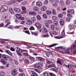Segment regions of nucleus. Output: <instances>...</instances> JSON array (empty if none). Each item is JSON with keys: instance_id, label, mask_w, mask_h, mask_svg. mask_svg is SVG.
<instances>
[{"instance_id": "6e6552de", "label": "nucleus", "mask_w": 76, "mask_h": 76, "mask_svg": "<svg viewBox=\"0 0 76 76\" xmlns=\"http://www.w3.org/2000/svg\"><path fill=\"white\" fill-rule=\"evenodd\" d=\"M42 31L43 33L44 34H47V32H48V31H47V29L45 28L44 27L42 29Z\"/></svg>"}, {"instance_id": "338daca9", "label": "nucleus", "mask_w": 76, "mask_h": 76, "mask_svg": "<svg viewBox=\"0 0 76 76\" xmlns=\"http://www.w3.org/2000/svg\"><path fill=\"white\" fill-rule=\"evenodd\" d=\"M29 59H30V60H32V61H34V58H33V57H30L29 58Z\"/></svg>"}, {"instance_id": "6ab92c4d", "label": "nucleus", "mask_w": 76, "mask_h": 76, "mask_svg": "<svg viewBox=\"0 0 76 76\" xmlns=\"http://www.w3.org/2000/svg\"><path fill=\"white\" fill-rule=\"evenodd\" d=\"M27 52V53H28V50H22L21 49H20L19 52L20 53H22L23 52Z\"/></svg>"}, {"instance_id": "7c9ffc66", "label": "nucleus", "mask_w": 76, "mask_h": 76, "mask_svg": "<svg viewBox=\"0 0 76 76\" xmlns=\"http://www.w3.org/2000/svg\"><path fill=\"white\" fill-rule=\"evenodd\" d=\"M61 35L62 36H64V35H65V32H64V30H63L62 31L61 34Z\"/></svg>"}, {"instance_id": "49530a36", "label": "nucleus", "mask_w": 76, "mask_h": 76, "mask_svg": "<svg viewBox=\"0 0 76 76\" xmlns=\"http://www.w3.org/2000/svg\"><path fill=\"white\" fill-rule=\"evenodd\" d=\"M50 70H52V71H54V72H57V70L56 69H55V68H52L50 69Z\"/></svg>"}, {"instance_id": "7ed1b4c3", "label": "nucleus", "mask_w": 76, "mask_h": 76, "mask_svg": "<svg viewBox=\"0 0 76 76\" xmlns=\"http://www.w3.org/2000/svg\"><path fill=\"white\" fill-rule=\"evenodd\" d=\"M28 14L29 15H32V16H36L37 15V12L34 11L32 12L31 11H30L28 12Z\"/></svg>"}, {"instance_id": "1a4fd4ad", "label": "nucleus", "mask_w": 76, "mask_h": 76, "mask_svg": "<svg viewBox=\"0 0 76 76\" xmlns=\"http://www.w3.org/2000/svg\"><path fill=\"white\" fill-rule=\"evenodd\" d=\"M41 10L42 11H45L47 10V7L44 6H42L41 8Z\"/></svg>"}, {"instance_id": "ddd939ff", "label": "nucleus", "mask_w": 76, "mask_h": 76, "mask_svg": "<svg viewBox=\"0 0 76 76\" xmlns=\"http://www.w3.org/2000/svg\"><path fill=\"white\" fill-rule=\"evenodd\" d=\"M14 10L15 12H20V10L17 8H15L14 9Z\"/></svg>"}, {"instance_id": "4468645a", "label": "nucleus", "mask_w": 76, "mask_h": 76, "mask_svg": "<svg viewBox=\"0 0 76 76\" xmlns=\"http://www.w3.org/2000/svg\"><path fill=\"white\" fill-rule=\"evenodd\" d=\"M16 16L18 19H20V17H22V15L20 14H16Z\"/></svg>"}, {"instance_id": "c9c22d12", "label": "nucleus", "mask_w": 76, "mask_h": 76, "mask_svg": "<svg viewBox=\"0 0 76 76\" xmlns=\"http://www.w3.org/2000/svg\"><path fill=\"white\" fill-rule=\"evenodd\" d=\"M70 13L71 14H74L75 13V11L73 9L70 10Z\"/></svg>"}, {"instance_id": "dca6fc26", "label": "nucleus", "mask_w": 76, "mask_h": 76, "mask_svg": "<svg viewBox=\"0 0 76 76\" xmlns=\"http://www.w3.org/2000/svg\"><path fill=\"white\" fill-rule=\"evenodd\" d=\"M53 24L55 26H57L58 25V21H57L55 20L53 22Z\"/></svg>"}, {"instance_id": "473e14b6", "label": "nucleus", "mask_w": 76, "mask_h": 76, "mask_svg": "<svg viewBox=\"0 0 76 76\" xmlns=\"http://www.w3.org/2000/svg\"><path fill=\"white\" fill-rule=\"evenodd\" d=\"M46 62H47V63L48 64H51L52 63V62L48 60H46Z\"/></svg>"}, {"instance_id": "39448f33", "label": "nucleus", "mask_w": 76, "mask_h": 76, "mask_svg": "<svg viewBox=\"0 0 76 76\" xmlns=\"http://www.w3.org/2000/svg\"><path fill=\"white\" fill-rule=\"evenodd\" d=\"M35 26L38 29H40V28H41V24L38 23H37L35 24Z\"/></svg>"}, {"instance_id": "13d9d810", "label": "nucleus", "mask_w": 76, "mask_h": 76, "mask_svg": "<svg viewBox=\"0 0 76 76\" xmlns=\"http://www.w3.org/2000/svg\"><path fill=\"white\" fill-rule=\"evenodd\" d=\"M19 76H25V74L23 73H20L19 74Z\"/></svg>"}, {"instance_id": "09e8293b", "label": "nucleus", "mask_w": 76, "mask_h": 76, "mask_svg": "<svg viewBox=\"0 0 76 76\" xmlns=\"http://www.w3.org/2000/svg\"><path fill=\"white\" fill-rule=\"evenodd\" d=\"M66 20L67 22H70V20H71V19L70 18H66Z\"/></svg>"}, {"instance_id": "f8f14e48", "label": "nucleus", "mask_w": 76, "mask_h": 76, "mask_svg": "<svg viewBox=\"0 0 76 76\" xmlns=\"http://www.w3.org/2000/svg\"><path fill=\"white\" fill-rule=\"evenodd\" d=\"M5 52L10 56L12 55V53H11L10 51L9 50H6L5 51Z\"/></svg>"}, {"instance_id": "2eb2a0df", "label": "nucleus", "mask_w": 76, "mask_h": 76, "mask_svg": "<svg viewBox=\"0 0 76 76\" xmlns=\"http://www.w3.org/2000/svg\"><path fill=\"white\" fill-rule=\"evenodd\" d=\"M59 23L61 25H63L64 23V20H60L59 21Z\"/></svg>"}, {"instance_id": "3c124183", "label": "nucleus", "mask_w": 76, "mask_h": 76, "mask_svg": "<svg viewBox=\"0 0 76 76\" xmlns=\"http://www.w3.org/2000/svg\"><path fill=\"white\" fill-rule=\"evenodd\" d=\"M10 50L11 51H15V49L14 48H12V47H11L10 48Z\"/></svg>"}, {"instance_id": "72a5a7b5", "label": "nucleus", "mask_w": 76, "mask_h": 76, "mask_svg": "<svg viewBox=\"0 0 76 76\" xmlns=\"http://www.w3.org/2000/svg\"><path fill=\"white\" fill-rule=\"evenodd\" d=\"M57 63L58 64H60V65H61V66H62L63 65V64H62V63L60 62V61L59 60H58L57 61Z\"/></svg>"}, {"instance_id": "680f3d73", "label": "nucleus", "mask_w": 76, "mask_h": 76, "mask_svg": "<svg viewBox=\"0 0 76 76\" xmlns=\"http://www.w3.org/2000/svg\"><path fill=\"white\" fill-rule=\"evenodd\" d=\"M7 5H12V1L9 2L7 3Z\"/></svg>"}, {"instance_id": "58836bf2", "label": "nucleus", "mask_w": 76, "mask_h": 76, "mask_svg": "<svg viewBox=\"0 0 76 76\" xmlns=\"http://www.w3.org/2000/svg\"><path fill=\"white\" fill-rule=\"evenodd\" d=\"M29 29L31 31L32 30H35V28H34V27H33V26H31L30 27Z\"/></svg>"}, {"instance_id": "6e6d98bb", "label": "nucleus", "mask_w": 76, "mask_h": 76, "mask_svg": "<svg viewBox=\"0 0 76 76\" xmlns=\"http://www.w3.org/2000/svg\"><path fill=\"white\" fill-rule=\"evenodd\" d=\"M17 52V53L19 55V56H22V55L21 53H20L18 50L16 51Z\"/></svg>"}, {"instance_id": "69168bd1", "label": "nucleus", "mask_w": 76, "mask_h": 76, "mask_svg": "<svg viewBox=\"0 0 76 76\" xmlns=\"http://www.w3.org/2000/svg\"><path fill=\"white\" fill-rule=\"evenodd\" d=\"M67 16H68V17H69L70 18H71V17H72V15L70 14H67Z\"/></svg>"}, {"instance_id": "f257e3e1", "label": "nucleus", "mask_w": 76, "mask_h": 76, "mask_svg": "<svg viewBox=\"0 0 76 76\" xmlns=\"http://www.w3.org/2000/svg\"><path fill=\"white\" fill-rule=\"evenodd\" d=\"M8 10V7L5 5H3L1 6V8L0 9V11L1 12H4L5 11Z\"/></svg>"}, {"instance_id": "4d7b16f0", "label": "nucleus", "mask_w": 76, "mask_h": 76, "mask_svg": "<svg viewBox=\"0 0 76 76\" xmlns=\"http://www.w3.org/2000/svg\"><path fill=\"white\" fill-rule=\"evenodd\" d=\"M21 73H22L23 72V70L22 69H19L18 70Z\"/></svg>"}, {"instance_id": "bf43d9fd", "label": "nucleus", "mask_w": 76, "mask_h": 76, "mask_svg": "<svg viewBox=\"0 0 76 76\" xmlns=\"http://www.w3.org/2000/svg\"><path fill=\"white\" fill-rule=\"evenodd\" d=\"M46 22L48 23H52V22L51 21V20H47L46 21Z\"/></svg>"}, {"instance_id": "2f4dec72", "label": "nucleus", "mask_w": 76, "mask_h": 76, "mask_svg": "<svg viewBox=\"0 0 76 76\" xmlns=\"http://www.w3.org/2000/svg\"><path fill=\"white\" fill-rule=\"evenodd\" d=\"M47 15H51V11H47L46 12Z\"/></svg>"}, {"instance_id": "a211bd4d", "label": "nucleus", "mask_w": 76, "mask_h": 76, "mask_svg": "<svg viewBox=\"0 0 76 76\" xmlns=\"http://www.w3.org/2000/svg\"><path fill=\"white\" fill-rule=\"evenodd\" d=\"M9 11L11 14H14V12L13 11V10L12 8H9Z\"/></svg>"}, {"instance_id": "b1692460", "label": "nucleus", "mask_w": 76, "mask_h": 76, "mask_svg": "<svg viewBox=\"0 0 76 76\" xmlns=\"http://www.w3.org/2000/svg\"><path fill=\"white\" fill-rule=\"evenodd\" d=\"M31 21H32L33 22H35L36 21V19H35V18L34 17H33L31 18Z\"/></svg>"}, {"instance_id": "4c0bfd02", "label": "nucleus", "mask_w": 76, "mask_h": 76, "mask_svg": "<svg viewBox=\"0 0 76 76\" xmlns=\"http://www.w3.org/2000/svg\"><path fill=\"white\" fill-rule=\"evenodd\" d=\"M52 34H53V35H57V33L55 31H53L52 32Z\"/></svg>"}, {"instance_id": "f03ea898", "label": "nucleus", "mask_w": 76, "mask_h": 76, "mask_svg": "<svg viewBox=\"0 0 76 76\" xmlns=\"http://www.w3.org/2000/svg\"><path fill=\"white\" fill-rule=\"evenodd\" d=\"M11 73L12 75L13 76H15L16 75L18 74V72H17V70L16 69H14L11 71Z\"/></svg>"}, {"instance_id": "603ef678", "label": "nucleus", "mask_w": 76, "mask_h": 76, "mask_svg": "<svg viewBox=\"0 0 76 76\" xmlns=\"http://www.w3.org/2000/svg\"><path fill=\"white\" fill-rule=\"evenodd\" d=\"M44 4H48V1L47 0H45L44 2Z\"/></svg>"}, {"instance_id": "5701e85b", "label": "nucleus", "mask_w": 76, "mask_h": 76, "mask_svg": "<svg viewBox=\"0 0 76 76\" xmlns=\"http://www.w3.org/2000/svg\"><path fill=\"white\" fill-rule=\"evenodd\" d=\"M52 13L54 15H56V11L55 9H53L52 10Z\"/></svg>"}, {"instance_id": "a18cd8bd", "label": "nucleus", "mask_w": 76, "mask_h": 76, "mask_svg": "<svg viewBox=\"0 0 76 76\" xmlns=\"http://www.w3.org/2000/svg\"><path fill=\"white\" fill-rule=\"evenodd\" d=\"M58 17L59 18H62V17H63V15L61 14H60L58 15Z\"/></svg>"}, {"instance_id": "393cba45", "label": "nucleus", "mask_w": 76, "mask_h": 76, "mask_svg": "<svg viewBox=\"0 0 76 76\" xmlns=\"http://www.w3.org/2000/svg\"><path fill=\"white\" fill-rule=\"evenodd\" d=\"M37 59L39 61H42L43 60H44V59L40 57H38L37 58Z\"/></svg>"}, {"instance_id": "0eeeda50", "label": "nucleus", "mask_w": 76, "mask_h": 76, "mask_svg": "<svg viewBox=\"0 0 76 76\" xmlns=\"http://www.w3.org/2000/svg\"><path fill=\"white\" fill-rule=\"evenodd\" d=\"M8 57L9 56L4 54L2 55V58H3L4 59L6 60H7V58H8Z\"/></svg>"}, {"instance_id": "aec40b11", "label": "nucleus", "mask_w": 76, "mask_h": 76, "mask_svg": "<svg viewBox=\"0 0 76 76\" xmlns=\"http://www.w3.org/2000/svg\"><path fill=\"white\" fill-rule=\"evenodd\" d=\"M48 68H51V67H55V65L53 64H50L48 66Z\"/></svg>"}, {"instance_id": "864d4df0", "label": "nucleus", "mask_w": 76, "mask_h": 76, "mask_svg": "<svg viewBox=\"0 0 76 76\" xmlns=\"http://www.w3.org/2000/svg\"><path fill=\"white\" fill-rule=\"evenodd\" d=\"M0 69H5V66H0Z\"/></svg>"}, {"instance_id": "c03bdc74", "label": "nucleus", "mask_w": 76, "mask_h": 76, "mask_svg": "<svg viewBox=\"0 0 76 76\" xmlns=\"http://www.w3.org/2000/svg\"><path fill=\"white\" fill-rule=\"evenodd\" d=\"M51 29L52 30H54V25H52L51 26Z\"/></svg>"}, {"instance_id": "423d86ee", "label": "nucleus", "mask_w": 76, "mask_h": 76, "mask_svg": "<svg viewBox=\"0 0 76 76\" xmlns=\"http://www.w3.org/2000/svg\"><path fill=\"white\" fill-rule=\"evenodd\" d=\"M42 5V4L41 2L37 1L36 3V5L38 7H41Z\"/></svg>"}, {"instance_id": "4be33fe9", "label": "nucleus", "mask_w": 76, "mask_h": 76, "mask_svg": "<svg viewBox=\"0 0 76 76\" xmlns=\"http://www.w3.org/2000/svg\"><path fill=\"white\" fill-rule=\"evenodd\" d=\"M43 74L44 76H49L48 73L47 72H43Z\"/></svg>"}, {"instance_id": "f3484780", "label": "nucleus", "mask_w": 76, "mask_h": 76, "mask_svg": "<svg viewBox=\"0 0 76 76\" xmlns=\"http://www.w3.org/2000/svg\"><path fill=\"white\" fill-rule=\"evenodd\" d=\"M33 10L35 12H37L39 10V8L37 7H35L33 8Z\"/></svg>"}, {"instance_id": "e433bc0d", "label": "nucleus", "mask_w": 76, "mask_h": 76, "mask_svg": "<svg viewBox=\"0 0 76 76\" xmlns=\"http://www.w3.org/2000/svg\"><path fill=\"white\" fill-rule=\"evenodd\" d=\"M37 19H38L39 20H41V17H40V16L37 15Z\"/></svg>"}, {"instance_id": "e2e57ef3", "label": "nucleus", "mask_w": 76, "mask_h": 76, "mask_svg": "<svg viewBox=\"0 0 76 76\" xmlns=\"http://www.w3.org/2000/svg\"><path fill=\"white\" fill-rule=\"evenodd\" d=\"M23 54L25 56H28V53H24Z\"/></svg>"}, {"instance_id": "37998d69", "label": "nucleus", "mask_w": 76, "mask_h": 76, "mask_svg": "<svg viewBox=\"0 0 76 76\" xmlns=\"http://www.w3.org/2000/svg\"><path fill=\"white\" fill-rule=\"evenodd\" d=\"M56 45H57V44H52V45H50L49 46L50 47H54V46H56Z\"/></svg>"}, {"instance_id": "f704fd0d", "label": "nucleus", "mask_w": 76, "mask_h": 76, "mask_svg": "<svg viewBox=\"0 0 76 76\" xmlns=\"http://www.w3.org/2000/svg\"><path fill=\"white\" fill-rule=\"evenodd\" d=\"M66 53H69L70 52V49L69 48H67L66 50Z\"/></svg>"}, {"instance_id": "9b49d317", "label": "nucleus", "mask_w": 76, "mask_h": 76, "mask_svg": "<svg viewBox=\"0 0 76 76\" xmlns=\"http://www.w3.org/2000/svg\"><path fill=\"white\" fill-rule=\"evenodd\" d=\"M26 24L27 25H32V21L30 20H28L26 22Z\"/></svg>"}, {"instance_id": "052dcab7", "label": "nucleus", "mask_w": 76, "mask_h": 76, "mask_svg": "<svg viewBox=\"0 0 76 76\" xmlns=\"http://www.w3.org/2000/svg\"><path fill=\"white\" fill-rule=\"evenodd\" d=\"M43 16L44 18L45 19H46L47 18V15L45 14H44L43 15Z\"/></svg>"}, {"instance_id": "c756f323", "label": "nucleus", "mask_w": 76, "mask_h": 76, "mask_svg": "<svg viewBox=\"0 0 76 76\" xmlns=\"http://www.w3.org/2000/svg\"><path fill=\"white\" fill-rule=\"evenodd\" d=\"M31 73L33 74L35 76H38V75L34 71H32Z\"/></svg>"}, {"instance_id": "5fc2aeb1", "label": "nucleus", "mask_w": 76, "mask_h": 76, "mask_svg": "<svg viewBox=\"0 0 76 76\" xmlns=\"http://www.w3.org/2000/svg\"><path fill=\"white\" fill-rule=\"evenodd\" d=\"M14 27L12 26H10L7 27V28L9 29H12V28H13Z\"/></svg>"}, {"instance_id": "c85d7f7f", "label": "nucleus", "mask_w": 76, "mask_h": 76, "mask_svg": "<svg viewBox=\"0 0 76 76\" xmlns=\"http://www.w3.org/2000/svg\"><path fill=\"white\" fill-rule=\"evenodd\" d=\"M5 74L4 72H3L1 71L0 72V75L1 76H3Z\"/></svg>"}, {"instance_id": "cd10ccee", "label": "nucleus", "mask_w": 76, "mask_h": 76, "mask_svg": "<svg viewBox=\"0 0 76 76\" xmlns=\"http://www.w3.org/2000/svg\"><path fill=\"white\" fill-rule=\"evenodd\" d=\"M1 60L2 61H1V62L3 63V64H6V61L4 60H3L2 59H1Z\"/></svg>"}, {"instance_id": "20e7f679", "label": "nucleus", "mask_w": 76, "mask_h": 76, "mask_svg": "<svg viewBox=\"0 0 76 76\" xmlns=\"http://www.w3.org/2000/svg\"><path fill=\"white\" fill-rule=\"evenodd\" d=\"M5 22L6 23H7V24L4 26V27H5L6 28L8 25H9L11 23L10 22V20H5Z\"/></svg>"}, {"instance_id": "8fccbe9b", "label": "nucleus", "mask_w": 76, "mask_h": 76, "mask_svg": "<svg viewBox=\"0 0 76 76\" xmlns=\"http://www.w3.org/2000/svg\"><path fill=\"white\" fill-rule=\"evenodd\" d=\"M34 70L35 71V72H37V73H41V72L39 70L37 69H35Z\"/></svg>"}, {"instance_id": "bb28decb", "label": "nucleus", "mask_w": 76, "mask_h": 76, "mask_svg": "<svg viewBox=\"0 0 76 76\" xmlns=\"http://www.w3.org/2000/svg\"><path fill=\"white\" fill-rule=\"evenodd\" d=\"M52 19L53 20H57V19H58V18H57V17L56 16H53L52 17Z\"/></svg>"}, {"instance_id": "0e129e2a", "label": "nucleus", "mask_w": 76, "mask_h": 76, "mask_svg": "<svg viewBox=\"0 0 76 76\" xmlns=\"http://www.w3.org/2000/svg\"><path fill=\"white\" fill-rule=\"evenodd\" d=\"M52 5L54 7H57L58 4H52Z\"/></svg>"}, {"instance_id": "a878e982", "label": "nucleus", "mask_w": 76, "mask_h": 76, "mask_svg": "<svg viewBox=\"0 0 76 76\" xmlns=\"http://www.w3.org/2000/svg\"><path fill=\"white\" fill-rule=\"evenodd\" d=\"M63 38V36H56L55 37L56 39H61V38Z\"/></svg>"}, {"instance_id": "9d476101", "label": "nucleus", "mask_w": 76, "mask_h": 76, "mask_svg": "<svg viewBox=\"0 0 76 76\" xmlns=\"http://www.w3.org/2000/svg\"><path fill=\"white\" fill-rule=\"evenodd\" d=\"M76 48V44L75 43L73 45H72L70 48V50H73V49H75V48Z\"/></svg>"}, {"instance_id": "ea45409f", "label": "nucleus", "mask_w": 76, "mask_h": 76, "mask_svg": "<svg viewBox=\"0 0 76 76\" xmlns=\"http://www.w3.org/2000/svg\"><path fill=\"white\" fill-rule=\"evenodd\" d=\"M31 34H32V35H35L36 36H37V35H38L37 32H32Z\"/></svg>"}, {"instance_id": "79ce46f5", "label": "nucleus", "mask_w": 76, "mask_h": 76, "mask_svg": "<svg viewBox=\"0 0 76 76\" xmlns=\"http://www.w3.org/2000/svg\"><path fill=\"white\" fill-rule=\"evenodd\" d=\"M25 62L26 63V64H29V60L28 59H25Z\"/></svg>"}, {"instance_id": "412c9836", "label": "nucleus", "mask_w": 76, "mask_h": 76, "mask_svg": "<svg viewBox=\"0 0 76 76\" xmlns=\"http://www.w3.org/2000/svg\"><path fill=\"white\" fill-rule=\"evenodd\" d=\"M69 29H72L74 28L73 25L72 24H70L69 25Z\"/></svg>"}, {"instance_id": "774afa93", "label": "nucleus", "mask_w": 76, "mask_h": 76, "mask_svg": "<svg viewBox=\"0 0 76 76\" xmlns=\"http://www.w3.org/2000/svg\"><path fill=\"white\" fill-rule=\"evenodd\" d=\"M14 63L15 64H16V65H18V64H19V62L16 61H14Z\"/></svg>"}, {"instance_id": "de8ad7c7", "label": "nucleus", "mask_w": 76, "mask_h": 76, "mask_svg": "<svg viewBox=\"0 0 76 76\" xmlns=\"http://www.w3.org/2000/svg\"><path fill=\"white\" fill-rule=\"evenodd\" d=\"M66 4L67 5H68V4H70V1L69 0H67L66 2Z\"/></svg>"}, {"instance_id": "a19ab883", "label": "nucleus", "mask_w": 76, "mask_h": 76, "mask_svg": "<svg viewBox=\"0 0 76 76\" xmlns=\"http://www.w3.org/2000/svg\"><path fill=\"white\" fill-rule=\"evenodd\" d=\"M60 3L62 5H64V2H63V1L62 0H61L60 1Z\"/></svg>"}]
</instances>
